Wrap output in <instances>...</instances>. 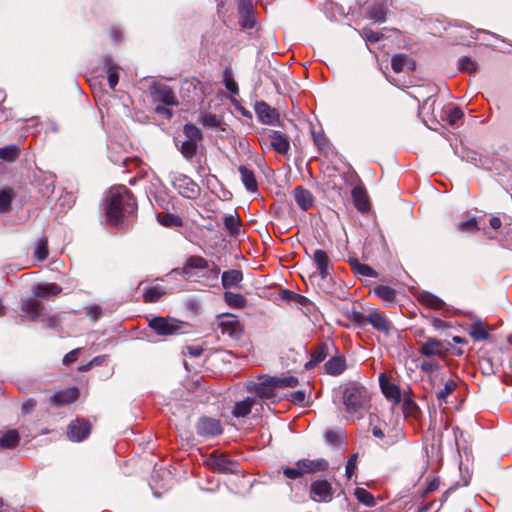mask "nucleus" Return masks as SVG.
Segmentation results:
<instances>
[{
    "label": "nucleus",
    "mask_w": 512,
    "mask_h": 512,
    "mask_svg": "<svg viewBox=\"0 0 512 512\" xmlns=\"http://www.w3.org/2000/svg\"><path fill=\"white\" fill-rule=\"evenodd\" d=\"M303 475L325 471L328 468V462L325 459H301L298 461Z\"/></svg>",
    "instance_id": "20"
},
{
    "label": "nucleus",
    "mask_w": 512,
    "mask_h": 512,
    "mask_svg": "<svg viewBox=\"0 0 512 512\" xmlns=\"http://www.w3.org/2000/svg\"><path fill=\"white\" fill-rule=\"evenodd\" d=\"M311 498L318 502H329L333 497V489L327 480H316L310 487Z\"/></svg>",
    "instance_id": "11"
},
{
    "label": "nucleus",
    "mask_w": 512,
    "mask_h": 512,
    "mask_svg": "<svg viewBox=\"0 0 512 512\" xmlns=\"http://www.w3.org/2000/svg\"><path fill=\"white\" fill-rule=\"evenodd\" d=\"M61 292V287L55 283H39L34 287V296L43 299H50Z\"/></svg>",
    "instance_id": "27"
},
{
    "label": "nucleus",
    "mask_w": 512,
    "mask_h": 512,
    "mask_svg": "<svg viewBox=\"0 0 512 512\" xmlns=\"http://www.w3.org/2000/svg\"><path fill=\"white\" fill-rule=\"evenodd\" d=\"M165 290L161 286H153L144 292V300L146 302H157L163 295Z\"/></svg>",
    "instance_id": "42"
},
{
    "label": "nucleus",
    "mask_w": 512,
    "mask_h": 512,
    "mask_svg": "<svg viewBox=\"0 0 512 512\" xmlns=\"http://www.w3.org/2000/svg\"><path fill=\"white\" fill-rule=\"evenodd\" d=\"M21 311V317L27 320L32 319V298H26L23 300Z\"/></svg>",
    "instance_id": "57"
},
{
    "label": "nucleus",
    "mask_w": 512,
    "mask_h": 512,
    "mask_svg": "<svg viewBox=\"0 0 512 512\" xmlns=\"http://www.w3.org/2000/svg\"><path fill=\"white\" fill-rule=\"evenodd\" d=\"M458 228L461 231H471L477 229V221L475 218L469 219L467 221L460 222Z\"/></svg>",
    "instance_id": "63"
},
{
    "label": "nucleus",
    "mask_w": 512,
    "mask_h": 512,
    "mask_svg": "<svg viewBox=\"0 0 512 512\" xmlns=\"http://www.w3.org/2000/svg\"><path fill=\"white\" fill-rule=\"evenodd\" d=\"M152 95L155 101L168 106L177 105L175 94L172 89L164 84H155L152 86Z\"/></svg>",
    "instance_id": "16"
},
{
    "label": "nucleus",
    "mask_w": 512,
    "mask_h": 512,
    "mask_svg": "<svg viewBox=\"0 0 512 512\" xmlns=\"http://www.w3.org/2000/svg\"><path fill=\"white\" fill-rule=\"evenodd\" d=\"M172 185L178 193L188 199H195L200 194V188L190 177L184 174H175Z\"/></svg>",
    "instance_id": "6"
},
{
    "label": "nucleus",
    "mask_w": 512,
    "mask_h": 512,
    "mask_svg": "<svg viewBox=\"0 0 512 512\" xmlns=\"http://www.w3.org/2000/svg\"><path fill=\"white\" fill-rule=\"evenodd\" d=\"M80 351H81V348H76V349L70 351L63 357L62 363L64 365L68 366V365L76 362Z\"/></svg>",
    "instance_id": "59"
},
{
    "label": "nucleus",
    "mask_w": 512,
    "mask_h": 512,
    "mask_svg": "<svg viewBox=\"0 0 512 512\" xmlns=\"http://www.w3.org/2000/svg\"><path fill=\"white\" fill-rule=\"evenodd\" d=\"M240 225V219L236 215H228L224 218V226L231 236L239 234Z\"/></svg>",
    "instance_id": "39"
},
{
    "label": "nucleus",
    "mask_w": 512,
    "mask_h": 512,
    "mask_svg": "<svg viewBox=\"0 0 512 512\" xmlns=\"http://www.w3.org/2000/svg\"><path fill=\"white\" fill-rule=\"evenodd\" d=\"M391 66L394 72L400 73L414 68L413 61L405 54H395L391 59Z\"/></svg>",
    "instance_id": "31"
},
{
    "label": "nucleus",
    "mask_w": 512,
    "mask_h": 512,
    "mask_svg": "<svg viewBox=\"0 0 512 512\" xmlns=\"http://www.w3.org/2000/svg\"><path fill=\"white\" fill-rule=\"evenodd\" d=\"M256 403L257 401L255 398L247 397L246 399L235 403L232 414L238 418L246 417Z\"/></svg>",
    "instance_id": "32"
},
{
    "label": "nucleus",
    "mask_w": 512,
    "mask_h": 512,
    "mask_svg": "<svg viewBox=\"0 0 512 512\" xmlns=\"http://www.w3.org/2000/svg\"><path fill=\"white\" fill-rule=\"evenodd\" d=\"M366 321L372 325L374 329L385 335H389L391 329L393 328L391 321L383 312L372 311L367 315Z\"/></svg>",
    "instance_id": "15"
},
{
    "label": "nucleus",
    "mask_w": 512,
    "mask_h": 512,
    "mask_svg": "<svg viewBox=\"0 0 512 512\" xmlns=\"http://www.w3.org/2000/svg\"><path fill=\"white\" fill-rule=\"evenodd\" d=\"M330 347L333 344L321 343L311 353V359L307 362L306 368L310 369L321 363L329 355Z\"/></svg>",
    "instance_id": "24"
},
{
    "label": "nucleus",
    "mask_w": 512,
    "mask_h": 512,
    "mask_svg": "<svg viewBox=\"0 0 512 512\" xmlns=\"http://www.w3.org/2000/svg\"><path fill=\"white\" fill-rule=\"evenodd\" d=\"M149 327L160 336L180 334L183 323L172 318L154 317L149 320Z\"/></svg>",
    "instance_id": "5"
},
{
    "label": "nucleus",
    "mask_w": 512,
    "mask_h": 512,
    "mask_svg": "<svg viewBox=\"0 0 512 512\" xmlns=\"http://www.w3.org/2000/svg\"><path fill=\"white\" fill-rule=\"evenodd\" d=\"M195 270L201 273V277L213 282H217L220 273L219 266L214 262H209L201 256H190L182 267L181 273L184 278L192 279L197 276Z\"/></svg>",
    "instance_id": "2"
},
{
    "label": "nucleus",
    "mask_w": 512,
    "mask_h": 512,
    "mask_svg": "<svg viewBox=\"0 0 512 512\" xmlns=\"http://www.w3.org/2000/svg\"><path fill=\"white\" fill-rule=\"evenodd\" d=\"M449 352L448 344L445 341L428 338L426 341L421 343L419 353L427 358L438 357L445 358Z\"/></svg>",
    "instance_id": "8"
},
{
    "label": "nucleus",
    "mask_w": 512,
    "mask_h": 512,
    "mask_svg": "<svg viewBox=\"0 0 512 512\" xmlns=\"http://www.w3.org/2000/svg\"><path fill=\"white\" fill-rule=\"evenodd\" d=\"M87 315L93 320L96 321L102 315V309L98 305H91L87 307Z\"/></svg>",
    "instance_id": "61"
},
{
    "label": "nucleus",
    "mask_w": 512,
    "mask_h": 512,
    "mask_svg": "<svg viewBox=\"0 0 512 512\" xmlns=\"http://www.w3.org/2000/svg\"><path fill=\"white\" fill-rule=\"evenodd\" d=\"M219 327L222 334L228 335L231 338H239L242 333V326L239 320L232 314L221 316Z\"/></svg>",
    "instance_id": "12"
},
{
    "label": "nucleus",
    "mask_w": 512,
    "mask_h": 512,
    "mask_svg": "<svg viewBox=\"0 0 512 512\" xmlns=\"http://www.w3.org/2000/svg\"><path fill=\"white\" fill-rule=\"evenodd\" d=\"M374 294L385 302L388 306L393 305L396 300V291L386 285H379L375 287Z\"/></svg>",
    "instance_id": "34"
},
{
    "label": "nucleus",
    "mask_w": 512,
    "mask_h": 512,
    "mask_svg": "<svg viewBox=\"0 0 512 512\" xmlns=\"http://www.w3.org/2000/svg\"><path fill=\"white\" fill-rule=\"evenodd\" d=\"M19 155V148L16 145H8L0 148V158L12 162Z\"/></svg>",
    "instance_id": "43"
},
{
    "label": "nucleus",
    "mask_w": 512,
    "mask_h": 512,
    "mask_svg": "<svg viewBox=\"0 0 512 512\" xmlns=\"http://www.w3.org/2000/svg\"><path fill=\"white\" fill-rule=\"evenodd\" d=\"M11 203L10 195L5 191H0V210H6Z\"/></svg>",
    "instance_id": "64"
},
{
    "label": "nucleus",
    "mask_w": 512,
    "mask_h": 512,
    "mask_svg": "<svg viewBox=\"0 0 512 512\" xmlns=\"http://www.w3.org/2000/svg\"><path fill=\"white\" fill-rule=\"evenodd\" d=\"M180 151L186 159L193 158L197 152V142L187 139L181 144Z\"/></svg>",
    "instance_id": "46"
},
{
    "label": "nucleus",
    "mask_w": 512,
    "mask_h": 512,
    "mask_svg": "<svg viewBox=\"0 0 512 512\" xmlns=\"http://www.w3.org/2000/svg\"><path fill=\"white\" fill-rule=\"evenodd\" d=\"M261 144L269 145L279 154H286L290 149L289 138L280 131L264 129L260 137Z\"/></svg>",
    "instance_id": "4"
},
{
    "label": "nucleus",
    "mask_w": 512,
    "mask_h": 512,
    "mask_svg": "<svg viewBox=\"0 0 512 512\" xmlns=\"http://www.w3.org/2000/svg\"><path fill=\"white\" fill-rule=\"evenodd\" d=\"M238 170L241 176V181L245 188L249 192H256L258 190V183L254 171L244 165H241Z\"/></svg>",
    "instance_id": "28"
},
{
    "label": "nucleus",
    "mask_w": 512,
    "mask_h": 512,
    "mask_svg": "<svg viewBox=\"0 0 512 512\" xmlns=\"http://www.w3.org/2000/svg\"><path fill=\"white\" fill-rule=\"evenodd\" d=\"M277 388L278 387L276 386V383H273L272 377H270L269 379L256 384L254 391L258 397L263 399H270L276 395L275 390Z\"/></svg>",
    "instance_id": "30"
},
{
    "label": "nucleus",
    "mask_w": 512,
    "mask_h": 512,
    "mask_svg": "<svg viewBox=\"0 0 512 512\" xmlns=\"http://www.w3.org/2000/svg\"><path fill=\"white\" fill-rule=\"evenodd\" d=\"M352 199L355 207L361 211L365 212L369 209L370 203L368 199L367 192L362 186H355L352 189Z\"/></svg>",
    "instance_id": "25"
},
{
    "label": "nucleus",
    "mask_w": 512,
    "mask_h": 512,
    "mask_svg": "<svg viewBox=\"0 0 512 512\" xmlns=\"http://www.w3.org/2000/svg\"><path fill=\"white\" fill-rule=\"evenodd\" d=\"M459 67L463 71L473 73L476 71V63L468 57H463L459 60Z\"/></svg>",
    "instance_id": "56"
},
{
    "label": "nucleus",
    "mask_w": 512,
    "mask_h": 512,
    "mask_svg": "<svg viewBox=\"0 0 512 512\" xmlns=\"http://www.w3.org/2000/svg\"><path fill=\"white\" fill-rule=\"evenodd\" d=\"M159 223L165 227H180L183 222L182 219L174 214L170 213H159L157 215Z\"/></svg>",
    "instance_id": "38"
},
{
    "label": "nucleus",
    "mask_w": 512,
    "mask_h": 512,
    "mask_svg": "<svg viewBox=\"0 0 512 512\" xmlns=\"http://www.w3.org/2000/svg\"><path fill=\"white\" fill-rule=\"evenodd\" d=\"M183 131L188 140L197 143L202 140V133L194 124H186Z\"/></svg>",
    "instance_id": "49"
},
{
    "label": "nucleus",
    "mask_w": 512,
    "mask_h": 512,
    "mask_svg": "<svg viewBox=\"0 0 512 512\" xmlns=\"http://www.w3.org/2000/svg\"><path fill=\"white\" fill-rule=\"evenodd\" d=\"M295 201L297 205L304 211L310 209L314 203V197L312 193L303 188L302 186H297L293 191Z\"/></svg>",
    "instance_id": "22"
},
{
    "label": "nucleus",
    "mask_w": 512,
    "mask_h": 512,
    "mask_svg": "<svg viewBox=\"0 0 512 512\" xmlns=\"http://www.w3.org/2000/svg\"><path fill=\"white\" fill-rule=\"evenodd\" d=\"M224 300L228 306L237 309L244 308L247 304V300L243 295L230 291L224 293Z\"/></svg>",
    "instance_id": "35"
},
{
    "label": "nucleus",
    "mask_w": 512,
    "mask_h": 512,
    "mask_svg": "<svg viewBox=\"0 0 512 512\" xmlns=\"http://www.w3.org/2000/svg\"><path fill=\"white\" fill-rule=\"evenodd\" d=\"M79 391L75 387L56 392L51 397V402L57 406L68 405L77 400Z\"/></svg>",
    "instance_id": "19"
},
{
    "label": "nucleus",
    "mask_w": 512,
    "mask_h": 512,
    "mask_svg": "<svg viewBox=\"0 0 512 512\" xmlns=\"http://www.w3.org/2000/svg\"><path fill=\"white\" fill-rule=\"evenodd\" d=\"M75 202V196L72 192L61 195L60 197V205L62 207L70 208Z\"/></svg>",
    "instance_id": "62"
},
{
    "label": "nucleus",
    "mask_w": 512,
    "mask_h": 512,
    "mask_svg": "<svg viewBox=\"0 0 512 512\" xmlns=\"http://www.w3.org/2000/svg\"><path fill=\"white\" fill-rule=\"evenodd\" d=\"M258 120L266 125L279 126L280 113L276 108L271 107L265 101H258L254 106Z\"/></svg>",
    "instance_id": "9"
},
{
    "label": "nucleus",
    "mask_w": 512,
    "mask_h": 512,
    "mask_svg": "<svg viewBox=\"0 0 512 512\" xmlns=\"http://www.w3.org/2000/svg\"><path fill=\"white\" fill-rule=\"evenodd\" d=\"M197 432L201 436L211 437L222 433L221 423L212 418H202L197 424Z\"/></svg>",
    "instance_id": "17"
},
{
    "label": "nucleus",
    "mask_w": 512,
    "mask_h": 512,
    "mask_svg": "<svg viewBox=\"0 0 512 512\" xmlns=\"http://www.w3.org/2000/svg\"><path fill=\"white\" fill-rule=\"evenodd\" d=\"M439 369V364L434 360H425L420 364V370L425 373H433Z\"/></svg>",
    "instance_id": "58"
},
{
    "label": "nucleus",
    "mask_w": 512,
    "mask_h": 512,
    "mask_svg": "<svg viewBox=\"0 0 512 512\" xmlns=\"http://www.w3.org/2000/svg\"><path fill=\"white\" fill-rule=\"evenodd\" d=\"M198 121L203 127L209 129H217L221 126L222 123V120L219 116L211 113L200 115Z\"/></svg>",
    "instance_id": "36"
},
{
    "label": "nucleus",
    "mask_w": 512,
    "mask_h": 512,
    "mask_svg": "<svg viewBox=\"0 0 512 512\" xmlns=\"http://www.w3.org/2000/svg\"><path fill=\"white\" fill-rule=\"evenodd\" d=\"M207 465L216 472H234L237 466L236 461L224 454L212 452L206 461Z\"/></svg>",
    "instance_id": "10"
},
{
    "label": "nucleus",
    "mask_w": 512,
    "mask_h": 512,
    "mask_svg": "<svg viewBox=\"0 0 512 512\" xmlns=\"http://www.w3.org/2000/svg\"><path fill=\"white\" fill-rule=\"evenodd\" d=\"M387 5L377 3L369 7L367 17L375 23H383L386 20Z\"/></svg>",
    "instance_id": "33"
},
{
    "label": "nucleus",
    "mask_w": 512,
    "mask_h": 512,
    "mask_svg": "<svg viewBox=\"0 0 512 512\" xmlns=\"http://www.w3.org/2000/svg\"><path fill=\"white\" fill-rule=\"evenodd\" d=\"M357 461H358L357 453H354L349 457V459L346 463V469H345V474L348 479H350L353 476V474L355 473V471L357 469Z\"/></svg>",
    "instance_id": "53"
},
{
    "label": "nucleus",
    "mask_w": 512,
    "mask_h": 512,
    "mask_svg": "<svg viewBox=\"0 0 512 512\" xmlns=\"http://www.w3.org/2000/svg\"><path fill=\"white\" fill-rule=\"evenodd\" d=\"M224 83L227 90L233 94L237 95L239 92L238 85L233 79L230 70L226 69L224 73Z\"/></svg>",
    "instance_id": "52"
},
{
    "label": "nucleus",
    "mask_w": 512,
    "mask_h": 512,
    "mask_svg": "<svg viewBox=\"0 0 512 512\" xmlns=\"http://www.w3.org/2000/svg\"><path fill=\"white\" fill-rule=\"evenodd\" d=\"M369 401L367 390L356 383H350L344 390L343 403L350 414L359 413L365 409Z\"/></svg>",
    "instance_id": "3"
},
{
    "label": "nucleus",
    "mask_w": 512,
    "mask_h": 512,
    "mask_svg": "<svg viewBox=\"0 0 512 512\" xmlns=\"http://www.w3.org/2000/svg\"><path fill=\"white\" fill-rule=\"evenodd\" d=\"M137 208L133 195L125 186H116L109 190L106 199V216L108 221L117 225Z\"/></svg>",
    "instance_id": "1"
},
{
    "label": "nucleus",
    "mask_w": 512,
    "mask_h": 512,
    "mask_svg": "<svg viewBox=\"0 0 512 512\" xmlns=\"http://www.w3.org/2000/svg\"><path fill=\"white\" fill-rule=\"evenodd\" d=\"M283 474L289 479H297L304 476L303 472H301L300 466H298V461L296 462L295 467L284 468Z\"/></svg>",
    "instance_id": "55"
},
{
    "label": "nucleus",
    "mask_w": 512,
    "mask_h": 512,
    "mask_svg": "<svg viewBox=\"0 0 512 512\" xmlns=\"http://www.w3.org/2000/svg\"><path fill=\"white\" fill-rule=\"evenodd\" d=\"M353 269L356 273L365 277H375L376 272L367 264L359 263L358 261L352 262Z\"/></svg>",
    "instance_id": "50"
},
{
    "label": "nucleus",
    "mask_w": 512,
    "mask_h": 512,
    "mask_svg": "<svg viewBox=\"0 0 512 512\" xmlns=\"http://www.w3.org/2000/svg\"><path fill=\"white\" fill-rule=\"evenodd\" d=\"M354 494L357 500L366 506H373L375 504L373 495L364 488H356Z\"/></svg>",
    "instance_id": "47"
},
{
    "label": "nucleus",
    "mask_w": 512,
    "mask_h": 512,
    "mask_svg": "<svg viewBox=\"0 0 512 512\" xmlns=\"http://www.w3.org/2000/svg\"><path fill=\"white\" fill-rule=\"evenodd\" d=\"M324 368L327 374L338 376L347 368L346 359L343 355L333 356L325 363Z\"/></svg>",
    "instance_id": "23"
},
{
    "label": "nucleus",
    "mask_w": 512,
    "mask_h": 512,
    "mask_svg": "<svg viewBox=\"0 0 512 512\" xmlns=\"http://www.w3.org/2000/svg\"><path fill=\"white\" fill-rule=\"evenodd\" d=\"M48 257V241L46 238L38 240L34 250V258L38 261H44Z\"/></svg>",
    "instance_id": "44"
},
{
    "label": "nucleus",
    "mask_w": 512,
    "mask_h": 512,
    "mask_svg": "<svg viewBox=\"0 0 512 512\" xmlns=\"http://www.w3.org/2000/svg\"><path fill=\"white\" fill-rule=\"evenodd\" d=\"M457 388V382L453 379H449L445 382L444 387L437 392V400L439 402H446V399L451 395Z\"/></svg>",
    "instance_id": "40"
},
{
    "label": "nucleus",
    "mask_w": 512,
    "mask_h": 512,
    "mask_svg": "<svg viewBox=\"0 0 512 512\" xmlns=\"http://www.w3.org/2000/svg\"><path fill=\"white\" fill-rule=\"evenodd\" d=\"M239 14L241 17V25L244 28H253L255 25L253 5L251 0H242L239 5Z\"/></svg>",
    "instance_id": "21"
},
{
    "label": "nucleus",
    "mask_w": 512,
    "mask_h": 512,
    "mask_svg": "<svg viewBox=\"0 0 512 512\" xmlns=\"http://www.w3.org/2000/svg\"><path fill=\"white\" fill-rule=\"evenodd\" d=\"M91 431L89 422L77 419L72 421L67 429V436L72 441H82L88 437Z\"/></svg>",
    "instance_id": "14"
},
{
    "label": "nucleus",
    "mask_w": 512,
    "mask_h": 512,
    "mask_svg": "<svg viewBox=\"0 0 512 512\" xmlns=\"http://www.w3.org/2000/svg\"><path fill=\"white\" fill-rule=\"evenodd\" d=\"M312 260L322 279H326L330 276L333 266L326 251L316 249L313 252Z\"/></svg>",
    "instance_id": "13"
},
{
    "label": "nucleus",
    "mask_w": 512,
    "mask_h": 512,
    "mask_svg": "<svg viewBox=\"0 0 512 512\" xmlns=\"http://www.w3.org/2000/svg\"><path fill=\"white\" fill-rule=\"evenodd\" d=\"M470 335L474 340H484L488 337L487 326L481 322H475L470 329Z\"/></svg>",
    "instance_id": "41"
},
{
    "label": "nucleus",
    "mask_w": 512,
    "mask_h": 512,
    "mask_svg": "<svg viewBox=\"0 0 512 512\" xmlns=\"http://www.w3.org/2000/svg\"><path fill=\"white\" fill-rule=\"evenodd\" d=\"M19 442V434L16 430H9L0 436L1 448H13Z\"/></svg>",
    "instance_id": "37"
},
{
    "label": "nucleus",
    "mask_w": 512,
    "mask_h": 512,
    "mask_svg": "<svg viewBox=\"0 0 512 512\" xmlns=\"http://www.w3.org/2000/svg\"><path fill=\"white\" fill-rule=\"evenodd\" d=\"M272 382L276 383L278 388H294L298 385V379L294 376L272 377Z\"/></svg>",
    "instance_id": "45"
},
{
    "label": "nucleus",
    "mask_w": 512,
    "mask_h": 512,
    "mask_svg": "<svg viewBox=\"0 0 512 512\" xmlns=\"http://www.w3.org/2000/svg\"><path fill=\"white\" fill-rule=\"evenodd\" d=\"M417 299L422 305L434 310H441L445 306V303L442 299L430 292H420L417 296Z\"/></svg>",
    "instance_id": "29"
},
{
    "label": "nucleus",
    "mask_w": 512,
    "mask_h": 512,
    "mask_svg": "<svg viewBox=\"0 0 512 512\" xmlns=\"http://www.w3.org/2000/svg\"><path fill=\"white\" fill-rule=\"evenodd\" d=\"M361 35L369 42L375 43L382 38V34L372 30L369 27H364L361 31Z\"/></svg>",
    "instance_id": "54"
},
{
    "label": "nucleus",
    "mask_w": 512,
    "mask_h": 512,
    "mask_svg": "<svg viewBox=\"0 0 512 512\" xmlns=\"http://www.w3.org/2000/svg\"><path fill=\"white\" fill-rule=\"evenodd\" d=\"M379 383L382 393L388 400L395 403L400 401L401 393L399 387L392 383L384 373L379 376Z\"/></svg>",
    "instance_id": "18"
},
{
    "label": "nucleus",
    "mask_w": 512,
    "mask_h": 512,
    "mask_svg": "<svg viewBox=\"0 0 512 512\" xmlns=\"http://www.w3.org/2000/svg\"><path fill=\"white\" fill-rule=\"evenodd\" d=\"M285 294L289 296V300H292L299 305L306 306L309 303L308 298H306L305 296L298 295L290 291H285Z\"/></svg>",
    "instance_id": "60"
},
{
    "label": "nucleus",
    "mask_w": 512,
    "mask_h": 512,
    "mask_svg": "<svg viewBox=\"0 0 512 512\" xmlns=\"http://www.w3.org/2000/svg\"><path fill=\"white\" fill-rule=\"evenodd\" d=\"M108 83L111 89H114L119 81L120 68L112 63L107 64Z\"/></svg>",
    "instance_id": "48"
},
{
    "label": "nucleus",
    "mask_w": 512,
    "mask_h": 512,
    "mask_svg": "<svg viewBox=\"0 0 512 512\" xmlns=\"http://www.w3.org/2000/svg\"><path fill=\"white\" fill-rule=\"evenodd\" d=\"M463 112L460 108L454 107L447 111L446 119L451 126H455L462 119Z\"/></svg>",
    "instance_id": "51"
},
{
    "label": "nucleus",
    "mask_w": 512,
    "mask_h": 512,
    "mask_svg": "<svg viewBox=\"0 0 512 512\" xmlns=\"http://www.w3.org/2000/svg\"><path fill=\"white\" fill-rule=\"evenodd\" d=\"M243 280V273L238 269H231L222 273L221 281L225 289L238 287Z\"/></svg>",
    "instance_id": "26"
},
{
    "label": "nucleus",
    "mask_w": 512,
    "mask_h": 512,
    "mask_svg": "<svg viewBox=\"0 0 512 512\" xmlns=\"http://www.w3.org/2000/svg\"><path fill=\"white\" fill-rule=\"evenodd\" d=\"M55 188V176L43 171L34 172V190H37L40 198L48 199Z\"/></svg>",
    "instance_id": "7"
}]
</instances>
